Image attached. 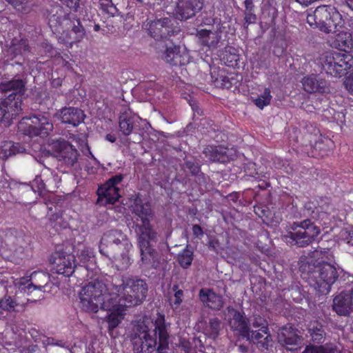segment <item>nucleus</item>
I'll return each instance as SVG.
<instances>
[{"instance_id":"6ab92c4d","label":"nucleus","mask_w":353,"mask_h":353,"mask_svg":"<svg viewBox=\"0 0 353 353\" xmlns=\"http://www.w3.org/2000/svg\"><path fill=\"white\" fill-rule=\"evenodd\" d=\"M30 123L28 133L31 136L47 137L53 130V124L50 119L44 115L34 114L30 117Z\"/></svg>"},{"instance_id":"5fc2aeb1","label":"nucleus","mask_w":353,"mask_h":353,"mask_svg":"<svg viewBox=\"0 0 353 353\" xmlns=\"http://www.w3.org/2000/svg\"><path fill=\"white\" fill-rule=\"evenodd\" d=\"M302 353H327L323 346L307 345Z\"/></svg>"},{"instance_id":"338daca9","label":"nucleus","mask_w":353,"mask_h":353,"mask_svg":"<svg viewBox=\"0 0 353 353\" xmlns=\"http://www.w3.org/2000/svg\"><path fill=\"white\" fill-rule=\"evenodd\" d=\"M105 12H107L108 14H109L112 16H114L119 13V10H118L117 8L116 7V6L113 3L112 5H111L110 6V8H108V9L105 11Z\"/></svg>"},{"instance_id":"c756f323","label":"nucleus","mask_w":353,"mask_h":353,"mask_svg":"<svg viewBox=\"0 0 353 353\" xmlns=\"http://www.w3.org/2000/svg\"><path fill=\"white\" fill-rule=\"evenodd\" d=\"M139 118L132 116L131 112H124L119 117L120 131L125 136L130 135L135 128L136 121Z\"/></svg>"},{"instance_id":"58836bf2","label":"nucleus","mask_w":353,"mask_h":353,"mask_svg":"<svg viewBox=\"0 0 353 353\" xmlns=\"http://www.w3.org/2000/svg\"><path fill=\"white\" fill-rule=\"evenodd\" d=\"M221 324V321L218 318L210 319L208 326L205 329V334L210 339L215 340L219 335Z\"/></svg>"},{"instance_id":"774afa93","label":"nucleus","mask_w":353,"mask_h":353,"mask_svg":"<svg viewBox=\"0 0 353 353\" xmlns=\"http://www.w3.org/2000/svg\"><path fill=\"white\" fill-rule=\"evenodd\" d=\"M348 239V243L353 245V227L352 230L349 232Z\"/></svg>"},{"instance_id":"c9c22d12","label":"nucleus","mask_w":353,"mask_h":353,"mask_svg":"<svg viewBox=\"0 0 353 353\" xmlns=\"http://www.w3.org/2000/svg\"><path fill=\"white\" fill-rule=\"evenodd\" d=\"M125 307H127L125 305H122L121 303V299L119 297V301H117L114 300L112 298H110L109 296L105 299L103 296V301L99 305V308L103 310H105L108 312V314L110 312H114L116 311H119L124 310Z\"/></svg>"},{"instance_id":"8fccbe9b","label":"nucleus","mask_w":353,"mask_h":353,"mask_svg":"<svg viewBox=\"0 0 353 353\" xmlns=\"http://www.w3.org/2000/svg\"><path fill=\"white\" fill-rule=\"evenodd\" d=\"M11 4L16 10L23 12L26 10L28 0H6Z\"/></svg>"},{"instance_id":"4be33fe9","label":"nucleus","mask_w":353,"mask_h":353,"mask_svg":"<svg viewBox=\"0 0 353 353\" xmlns=\"http://www.w3.org/2000/svg\"><path fill=\"white\" fill-rule=\"evenodd\" d=\"M246 341L255 344L262 351L267 350L273 345V339L269 328L265 331L261 329L252 330L249 334V339Z\"/></svg>"},{"instance_id":"0eeeda50","label":"nucleus","mask_w":353,"mask_h":353,"mask_svg":"<svg viewBox=\"0 0 353 353\" xmlns=\"http://www.w3.org/2000/svg\"><path fill=\"white\" fill-rule=\"evenodd\" d=\"M291 231L282 236L287 243L298 248H305L312 243L320 234L319 226L310 219L294 222L290 225Z\"/></svg>"},{"instance_id":"4d7b16f0","label":"nucleus","mask_w":353,"mask_h":353,"mask_svg":"<svg viewBox=\"0 0 353 353\" xmlns=\"http://www.w3.org/2000/svg\"><path fill=\"white\" fill-rule=\"evenodd\" d=\"M314 208L315 205L311 201L306 202L304 205V210H306L307 213L312 216L313 219L316 218V215L318 213V211L315 212L314 210Z\"/></svg>"},{"instance_id":"7c9ffc66","label":"nucleus","mask_w":353,"mask_h":353,"mask_svg":"<svg viewBox=\"0 0 353 353\" xmlns=\"http://www.w3.org/2000/svg\"><path fill=\"white\" fill-rule=\"evenodd\" d=\"M307 330L314 343H323L324 342L326 332L325 327L321 323L316 321L310 322Z\"/></svg>"},{"instance_id":"20e7f679","label":"nucleus","mask_w":353,"mask_h":353,"mask_svg":"<svg viewBox=\"0 0 353 353\" xmlns=\"http://www.w3.org/2000/svg\"><path fill=\"white\" fill-rule=\"evenodd\" d=\"M300 271L301 277L321 294H328L339 276L333 265L327 262H316L313 259L303 263Z\"/></svg>"},{"instance_id":"ea45409f","label":"nucleus","mask_w":353,"mask_h":353,"mask_svg":"<svg viewBox=\"0 0 353 353\" xmlns=\"http://www.w3.org/2000/svg\"><path fill=\"white\" fill-rule=\"evenodd\" d=\"M124 310L125 309L108 314L105 318L108 324L109 331L114 330L121 322L125 314Z\"/></svg>"},{"instance_id":"e2e57ef3","label":"nucleus","mask_w":353,"mask_h":353,"mask_svg":"<svg viewBox=\"0 0 353 353\" xmlns=\"http://www.w3.org/2000/svg\"><path fill=\"white\" fill-rule=\"evenodd\" d=\"M245 10L244 12H254V5L253 0L244 1Z\"/></svg>"},{"instance_id":"bf43d9fd","label":"nucleus","mask_w":353,"mask_h":353,"mask_svg":"<svg viewBox=\"0 0 353 353\" xmlns=\"http://www.w3.org/2000/svg\"><path fill=\"white\" fill-rule=\"evenodd\" d=\"M192 232L195 237L201 239L203 236V231L201 227L199 225H193Z\"/></svg>"},{"instance_id":"f704fd0d","label":"nucleus","mask_w":353,"mask_h":353,"mask_svg":"<svg viewBox=\"0 0 353 353\" xmlns=\"http://www.w3.org/2000/svg\"><path fill=\"white\" fill-rule=\"evenodd\" d=\"M338 32L335 36L337 47L345 52L353 50V37L351 33L339 30Z\"/></svg>"},{"instance_id":"1a4fd4ad","label":"nucleus","mask_w":353,"mask_h":353,"mask_svg":"<svg viewBox=\"0 0 353 353\" xmlns=\"http://www.w3.org/2000/svg\"><path fill=\"white\" fill-rule=\"evenodd\" d=\"M50 145L52 150L47 152L48 155L54 157L68 168L74 167L78 164L80 154L68 141L63 139L52 140Z\"/></svg>"},{"instance_id":"9b49d317","label":"nucleus","mask_w":353,"mask_h":353,"mask_svg":"<svg viewBox=\"0 0 353 353\" xmlns=\"http://www.w3.org/2000/svg\"><path fill=\"white\" fill-rule=\"evenodd\" d=\"M228 323L234 336L237 341L241 339H249V334L251 333L250 322L239 311L232 307H227Z\"/></svg>"},{"instance_id":"393cba45","label":"nucleus","mask_w":353,"mask_h":353,"mask_svg":"<svg viewBox=\"0 0 353 353\" xmlns=\"http://www.w3.org/2000/svg\"><path fill=\"white\" fill-rule=\"evenodd\" d=\"M26 82L20 77H15L12 80L6 83L2 84L1 90L3 92H10L7 97L15 98L16 99L19 97L21 101V95L26 92Z\"/></svg>"},{"instance_id":"4c0bfd02","label":"nucleus","mask_w":353,"mask_h":353,"mask_svg":"<svg viewBox=\"0 0 353 353\" xmlns=\"http://www.w3.org/2000/svg\"><path fill=\"white\" fill-rule=\"evenodd\" d=\"M190 248V245H187L183 252L178 255L179 263L184 269L189 268L193 261V250Z\"/></svg>"},{"instance_id":"bb28decb","label":"nucleus","mask_w":353,"mask_h":353,"mask_svg":"<svg viewBox=\"0 0 353 353\" xmlns=\"http://www.w3.org/2000/svg\"><path fill=\"white\" fill-rule=\"evenodd\" d=\"M221 33L217 31L201 29L197 30V37L203 46L214 48L217 46L221 39Z\"/></svg>"},{"instance_id":"79ce46f5","label":"nucleus","mask_w":353,"mask_h":353,"mask_svg":"<svg viewBox=\"0 0 353 353\" xmlns=\"http://www.w3.org/2000/svg\"><path fill=\"white\" fill-rule=\"evenodd\" d=\"M77 256L80 263L83 264L82 265L80 266V268L83 267L85 269L88 270L89 268V265L88 264V263L89 262H90V264L92 265H94V264L92 263V261H94L92 253L90 252L88 250L83 249L81 250H79L77 253Z\"/></svg>"},{"instance_id":"a878e982","label":"nucleus","mask_w":353,"mask_h":353,"mask_svg":"<svg viewBox=\"0 0 353 353\" xmlns=\"http://www.w3.org/2000/svg\"><path fill=\"white\" fill-rule=\"evenodd\" d=\"M106 290L105 283L99 279H93L86 283L82 288L79 294H88L96 298L97 301H103V296Z\"/></svg>"},{"instance_id":"a19ab883","label":"nucleus","mask_w":353,"mask_h":353,"mask_svg":"<svg viewBox=\"0 0 353 353\" xmlns=\"http://www.w3.org/2000/svg\"><path fill=\"white\" fill-rule=\"evenodd\" d=\"M19 303L15 299L10 296L5 295L0 299V310L6 312H12L17 311V307Z\"/></svg>"},{"instance_id":"473e14b6","label":"nucleus","mask_w":353,"mask_h":353,"mask_svg":"<svg viewBox=\"0 0 353 353\" xmlns=\"http://www.w3.org/2000/svg\"><path fill=\"white\" fill-rule=\"evenodd\" d=\"M30 283L28 285L30 290L31 288L42 290L50 281V276L47 272L43 271H35L30 275Z\"/></svg>"},{"instance_id":"c85d7f7f","label":"nucleus","mask_w":353,"mask_h":353,"mask_svg":"<svg viewBox=\"0 0 353 353\" xmlns=\"http://www.w3.org/2000/svg\"><path fill=\"white\" fill-rule=\"evenodd\" d=\"M26 152V148L19 143L6 141L0 145V159L6 160L9 157Z\"/></svg>"},{"instance_id":"2f4dec72","label":"nucleus","mask_w":353,"mask_h":353,"mask_svg":"<svg viewBox=\"0 0 353 353\" xmlns=\"http://www.w3.org/2000/svg\"><path fill=\"white\" fill-rule=\"evenodd\" d=\"M80 307L88 313H97L99 311L101 300L97 301L96 298L88 294H79Z\"/></svg>"},{"instance_id":"49530a36","label":"nucleus","mask_w":353,"mask_h":353,"mask_svg":"<svg viewBox=\"0 0 353 353\" xmlns=\"http://www.w3.org/2000/svg\"><path fill=\"white\" fill-rule=\"evenodd\" d=\"M8 50L10 53L13 54L14 56H17V54H21L23 51L28 50V46L26 41H20L17 43H12L9 47Z\"/></svg>"},{"instance_id":"0e129e2a","label":"nucleus","mask_w":353,"mask_h":353,"mask_svg":"<svg viewBox=\"0 0 353 353\" xmlns=\"http://www.w3.org/2000/svg\"><path fill=\"white\" fill-rule=\"evenodd\" d=\"M113 3L112 0H100L101 8L105 12Z\"/></svg>"},{"instance_id":"4468645a","label":"nucleus","mask_w":353,"mask_h":353,"mask_svg":"<svg viewBox=\"0 0 353 353\" xmlns=\"http://www.w3.org/2000/svg\"><path fill=\"white\" fill-rule=\"evenodd\" d=\"M172 20L170 18H161L148 23V31L149 34L155 40L163 43L166 39H171L170 37L176 34H181L179 31H174L172 28Z\"/></svg>"},{"instance_id":"09e8293b","label":"nucleus","mask_w":353,"mask_h":353,"mask_svg":"<svg viewBox=\"0 0 353 353\" xmlns=\"http://www.w3.org/2000/svg\"><path fill=\"white\" fill-rule=\"evenodd\" d=\"M32 187L37 188L40 194L45 191V174L37 176L32 183Z\"/></svg>"},{"instance_id":"052dcab7","label":"nucleus","mask_w":353,"mask_h":353,"mask_svg":"<svg viewBox=\"0 0 353 353\" xmlns=\"http://www.w3.org/2000/svg\"><path fill=\"white\" fill-rule=\"evenodd\" d=\"M183 296V291L181 290H177L174 293V304L176 306H179L182 303V297Z\"/></svg>"},{"instance_id":"423d86ee","label":"nucleus","mask_w":353,"mask_h":353,"mask_svg":"<svg viewBox=\"0 0 353 353\" xmlns=\"http://www.w3.org/2000/svg\"><path fill=\"white\" fill-rule=\"evenodd\" d=\"M307 22L311 27L318 28L325 33H334L343 26L341 14L331 6H318L312 14L307 16Z\"/></svg>"},{"instance_id":"864d4df0","label":"nucleus","mask_w":353,"mask_h":353,"mask_svg":"<svg viewBox=\"0 0 353 353\" xmlns=\"http://www.w3.org/2000/svg\"><path fill=\"white\" fill-rule=\"evenodd\" d=\"M54 179L52 174H45V191L53 192L54 190Z\"/></svg>"},{"instance_id":"6e6d98bb","label":"nucleus","mask_w":353,"mask_h":353,"mask_svg":"<svg viewBox=\"0 0 353 353\" xmlns=\"http://www.w3.org/2000/svg\"><path fill=\"white\" fill-rule=\"evenodd\" d=\"M179 347L184 352V353H191L192 351L191 343L185 339H180Z\"/></svg>"},{"instance_id":"cd10ccee","label":"nucleus","mask_w":353,"mask_h":353,"mask_svg":"<svg viewBox=\"0 0 353 353\" xmlns=\"http://www.w3.org/2000/svg\"><path fill=\"white\" fill-rule=\"evenodd\" d=\"M47 18L51 27H57L61 25L62 20L65 21V15L63 8L59 4L50 5L46 10Z\"/></svg>"},{"instance_id":"a18cd8bd","label":"nucleus","mask_w":353,"mask_h":353,"mask_svg":"<svg viewBox=\"0 0 353 353\" xmlns=\"http://www.w3.org/2000/svg\"><path fill=\"white\" fill-rule=\"evenodd\" d=\"M214 82L216 87H219L223 89H230L233 85L232 80L229 77L223 75L216 77Z\"/></svg>"},{"instance_id":"ddd939ff","label":"nucleus","mask_w":353,"mask_h":353,"mask_svg":"<svg viewBox=\"0 0 353 353\" xmlns=\"http://www.w3.org/2000/svg\"><path fill=\"white\" fill-rule=\"evenodd\" d=\"M123 179L121 174L114 175L100 186L97 190V203L102 205L114 204L120 197L119 189L116 186Z\"/></svg>"},{"instance_id":"680f3d73","label":"nucleus","mask_w":353,"mask_h":353,"mask_svg":"<svg viewBox=\"0 0 353 353\" xmlns=\"http://www.w3.org/2000/svg\"><path fill=\"white\" fill-rule=\"evenodd\" d=\"M345 85L348 92L353 95V73L350 78L346 79Z\"/></svg>"},{"instance_id":"3c124183","label":"nucleus","mask_w":353,"mask_h":353,"mask_svg":"<svg viewBox=\"0 0 353 353\" xmlns=\"http://www.w3.org/2000/svg\"><path fill=\"white\" fill-rule=\"evenodd\" d=\"M234 51L236 50L234 48H230L229 50L230 54H226V61L228 63L229 66H234L237 65V62L239 61V55L236 54ZM225 59V57H224Z\"/></svg>"},{"instance_id":"dca6fc26","label":"nucleus","mask_w":353,"mask_h":353,"mask_svg":"<svg viewBox=\"0 0 353 353\" xmlns=\"http://www.w3.org/2000/svg\"><path fill=\"white\" fill-rule=\"evenodd\" d=\"M50 261L54 271L65 276H70L77 268L75 256L66 252H55Z\"/></svg>"},{"instance_id":"f3484780","label":"nucleus","mask_w":353,"mask_h":353,"mask_svg":"<svg viewBox=\"0 0 353 353\" xmlns=\"http://www.w3.org/2000/svg\"><path fill=\"white\" fill-rule=\"evenodd\" d=\"M203 0H178L175 8L176 18L187 20L196 15L203 7Z\"/></svg>"},{"instance_id":"39448f33","label":"nucleus","mask_w":353,"mask_h":353,"mask_svg":"<svg viewBox=\"0 0 353 353\" xmlns=\"http://www.w3.org/2000/svg\"><path fill=\"white\" fill-rule=\"evenodd\" d=\"M122 283L114 284L122 305L126 307L141 304L146 299L148 286L146 281L137 276H123Z\"/></svg>"},{"instance_id":"e433bc0d","label":"nucleus","mask_w":353,"mask_h":353,"mask_svg":"<svg viewBox=\"0 0 353 353\" xmlns=\"http://www.w3.org/2000/svg\"><path fill=\"white\" fill-rule=\"evenodd\" d=\"M67 26L71 29V31L75 34L74 40L76 41H81L85 36V31L83 27L80 19L75 17H70L65 19Z\"/></svg>"},{"instance_id":"9d476101","label":"nucleus","mask_w":353,"mask_h":353,"mask_svg":"<svg viewBox=\"0 0 353 353\" xmlns=\"http://www.w3.org/2000/svg\"><path fill=\"white\" fill-rule=\"evenodd\" d=\"M352 56L345 53L327 52L321 58L323 69L330 75L341 77L350 68Z\"/></svg>"},{"instance_id":"f8f14e48","label":"nucleus","mask_w":353,"mask_h":353,"mask_svg":"<svg viewBox=\"0 0 353 353\" xmlns=\"http://www.w3.org/2000/svg\"><path fill=\"white\" fill-rule=\"evenodd\" d=\"M158 46L159 48L164 49L162 58L170 65H182L188 61V54L185 49L175 43L172 39H166Z\"/></svg>"},{"instance_id":"5701e85b","label":"nucleus","mask_w":353,"mask_h":353,"mask_svg":"<svg viewBox=\"0 0 353 353\" xmlns=\"http://www.w3.org/2000/svg\"><path fill=\"white\" fill-rule=\"evenodd\" d=\"M231 150L222 145H208L203 150V153L209 161L213 162L225 163L231 159Z\"/></svg>"},{"instance_id":"7ed1b4c3","label":"nucleus","mask_w":353,"mask_h":353,"mask_svg":"<svg viewBox=\"0 0 353 353\" xmlns=\"http://www.w3.org/2000/svg\"><path fill=\"white\" fill-rule=\"evenodd\" d=\"M131 248L132 244L126 234L118 229L105 232L99 243L100 253L114 262L119 270H124L129 266Z\"/></svg>"},{"instance_id":"f257e3e1","label":"nucleus","mask_w":353,"mask_h":353,"mask_svg":"<svg viewBox=\"0 0 353 353\" xmlns=\"http://www.w3.org/2000/svg\"><path fill=\"white\" fill-rule=\"evenodd\" d=\"M130 339L137 353H168L170 350L168 325L163 316L154 322L147 317L132 321Z\"/></svg>"},{"instance_id":"b1692460","label":"nucleus","mask_w":353,"mask_h":353,"mask_svg":"<svg viewBox=\"0 0 353 353\" xmlns=\"http://www.w3.org/2000/svg\"><path fill=\"white\" fill-rule=\"evenodd\" d=\"M303 88L308 93H325L328 91L327 81L316 75L305 77L301 81Z\"/></svg>"},{"instance_id":"f03ea898","label":"nucleus","mask_w":353,"mask_h":353,"mask_svg":"<svg viewBox=\"0 0 353 353\" xmlns=\"http://www.w3.org/2000/svg\"><path fill=\"white\" fill-rule=\"evenodd\" d=\"M132 212L137 216L132 228L138 236L141 260L143 263H150L154 254L152 243L157 241V233L150 223L153 219L151 207L137 198L132 205Z\"/></svg>"},{"instance_id":"6e6552de","label":"nucleus","mask_w":353,"mask_h":353,"mask_svg":"<svg viewBox=\"0 0 353 353\" xmlns=\"http://www.w3.org/2000/svg\"><path fill=\"white\" fill-rule=\"evenodd\" d=\"M23 234L14 229H7L0 232V251L11 260L22 259L25 256Z\"/></svg>"},{"instance_id":"13d9d810","label":"nucleus","mask_w":353,"mask_h":353,"mask_svg":"<svg viewBox=\"0 0 353 353\" xmlns=\"http://www.w3.org/2000/svg\"><path fill=\"white\" fill-rule=\"evenodd\" d=\"M63 2L67 7L70 9L74 10V11L77 10V8L79 6V1L80 0H60Z\"/></svg>"},{"instance_id":"72a5a7b5","label":"nucleus","mask_w":353,"mask_h":353,"mask_svg":"<svg viewBox=\"0 0 353 353\" xmlns=\"http://www.w3.org/2000/svg\"><path fill=\"white\" fill-rule=\"evenodd\" d=\"M182 169L184 172L190 174L191 176L198 177L199 180L204 176V174L201 170V163L199 159L194 158L184 159Z\"/></svg>"},{"instance_id":"de8ad7c7","label":"nucleus","mask_w":353,"mask_h":353,"mask_svg":"<svg viewBox=\"0 0 353 353\" xmlns=\"http://www.w3.org/2000/svg\"><path fill=\"white\" fill-rule=\"evenodd\" d=\"M250 321L254 328L261 329L263 331L268 329L266 320L260 316H254Z\"/></svg>"},{"instance_id":"a211bd4d","label":"nucleus","mask_w":353,"mask_h":353,"mask_svg":"<svg viewBox=\"0 0 353 353\" xmlns=\"http://www.w3.org/2000/svg\"><path fill=\"white\" fill-rule=\"evenodd\" d=\"M303 340L301 332L291 324H287L278 330L277 341L283 347L299 345Z\"/></svg>"},{"instance_id":"603ef678","label":"nucleus","mask_w":353,"mask_h":353,"mask_svg":"<svg viewBox=\"0 0 353 353\" xmlns=\"http://www.w3.org/2000/svg\"><path fill=\"white\" fill-rule=\"evenodd\" d=\"M244 14V27L248 28L250 24L256 22V15L254 12H243Z\"/></svg>"},{"instance_id":"69168bd1","label":"nucleus","mask_w":353,"mask_h":353,"mask_svg":"<svg viewBox=\"0 0 353 353\" xmlns=\"http://www.w3.org/2000/svg\"><path fill=\"white\" fill-rule=\"evenodd\" d=\"M219 243L218 240L211 239L208 242V248L209 249L217 252V247L219 246Z\"/></svg>"},{"instance_id":"c03bdc74","label":"nucleus","mask_w":353,"mask_h":353,"mask_svg":"<svg viewBox=\"0 0 353 353\" xmlns=\"http://www.w3.org/2000/svg\"><path fill=\"white\" fill-rule=\"evenodd\" d=\"M319 223L323 226V228H330L334 221V216L326 212H318L316 218Z\"/></svg>"},{"instance_id":"37998d69","label":"nucleus","mask_w":353,"mask_h":353,"mask_svg":"<svg viewBox=\"0 0 353 353\" xmlns=\"http://www.w3.org/2000/svg\"><path fill=\"white\" fill-rule=\"evenodd\" d=\"M271 99L270 90L265 88L263 94L253 99V101L258 108L263 109L264 106L270 104Z\"/></svg>"},{"instance_id":"aec40b11","label":"nucleus","mask_w":353,"mask_h":353,"mask_svg":"<svg viewBox=\"0 0 353 353\" xmlns=\"http://www.w3.org/2000/svg\"><path fill=\"white\" fill-rule=\"evenodd\" d=\"M55 117L63 123L78 126L83 123L85 115L84 112L74 107H65L57 111Z\"/></svg>"},{"instance_id":"412c9836","label":"nucleus","mask_w":353,"mask_h":353,"mask_svg":"<svg viewBox=\"0 0 353 353\" xmlns=\"http://www.w3.org/2000/svg\"><path fill=\"white\" fill-rule=\"evenodd\" d=\"M199 298L205 307L214 310H220L224 305L222 296L216 294L210 288H201L199 292Z\"/></svg>"},{"instance_id":"2eb2a0df","label":"nucleus","mask_w":353,"mask_h":353,"mask_svg":"<svg viewBox=\"0 0 353 353\" xmlns=\"http://www.w3.org/2000/svg\"><path fill=\"white\" fill-rule=\"evenodd\" d=\"M21 100L14 97H6L0 101V124L8 127L12 121L21 112Z\"/></svg>"}]
</instances>
